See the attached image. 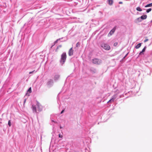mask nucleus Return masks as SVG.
Here are the masks:
<instances>
[{
    "instance_id": "obj_20",
    "label": "nucleus",
    "mask_w": 152,
    "mask_h": 152,
    "mask_svg": "<svg viewBox=\"0 0 152 152\" xmlns=\"http://www.w3.org/2000/svg\"><path fill=\"white\" fill-rule=\"evenodd\" d=\"M28 91L30 93H31V87H30L29 88L28 90Z\"/></svg>"
},
{
    "instance_id": "obj_23",
    "label": "nucleus",
    "mask_w": 152,
    "mask_h": 152,
    "mask_svg": "<svg viewBox=\"0 0 152 152\" xmlns=\"http://www.w3.org/2000/svg\"><path fill=\"white\" fill-rule=\"evenodd\" d=\"M118 43L117 42H115L114 43V46H116L117 45H118Z\"/></svg>"
},
{
    "instance_id": "obj_32",
    "label": "nucleus",
    "mask_w": 152,
    "mask_h": 152,
    "mask_svg": "<svg viewBox=\"0 0 152 152\" xmlns=\"http://www.w3.org/2000/svg\"><path fill=\"white\" fill-rule=\"evenodd\" d=\"M127 54H128V53H127V54L126 55V56H124V58H125V57L127 56Z\"/></svg>"
},
{
    "instance_id": "obj_24",
    "label": "nucleus",
    "mask_w": 152,
    "mask_h": 152,
    "mask_svg": "<svg viewBox=\"0 0 152 152\" xmlns=\"http://www.w3.org/2000/svg\"><path fill=\"white\" fill-rule=\"evenodd\" d=\"M60 39H57L56 41H55V42H54V43H56L57 42V41L58 40H59Z\"/></svg>"
},
{
    "instance_id": "obj_28",
    "label": "nucleus",
    "mask_w": 152,
    "mask_h": 152,
    "mask_svg": "<svg viewBox=\"0 0 152 152\" xmlns=\"http://www.w3.org/2000/svg\"><path fill=\"white\" fill-rule=\"evenodd\" d=\"M51 121H52V122H54V123H57L56 121H54L53 120H51Z\"/></svg>"
},
{
    "instance_id": "obj_8",
    "label": "nucleus",
    "mask_w": 152,
    "mask_h": 152,
    "mask_svg": "<svg viewBox=\"0 0 152 152\" xmlns=\"http://www.w3.org/2000/svg\"><path fill=\"white\" fill-rule=\"evenodd\" d=\"M60 76L58 74H56L54 76V79L55 81L58 80Z\"/></svg>"
},
{
    "instance_id": "obj_31",
    "label": "nucleus",
    "mask_w": 152,
    "mask_h": 152,
    "mask_svg": "<svg viewBox=\"0 0 152 152\" xmlns=\"http://www.w3.org/2000/svg\"><path fill=\"white\" fill-rule=\"evenodd\" d=\"M122 3H123V2H122L120 1V2H119V4H122Z\"/></svg>"
},
{
    "instance_id": "obj_26",
    "label": "nucleus",
    "mask_w": 152,
    "mask_h": 152,
    "mask_svg": "<svg viewBox=\"0 0 152 152\" xmlns=\"http://www.w3.org/2000/svg\"><path fill=\"white\" fill-rule=\"evenodd\" d=\"M26 99H25L24 100V101L23 102V104L24 105L25 104V102H26Z\"/></svg>"
},
{
    "instance_id": "obj_16",
    "label": "nucleus",
    "mask_w": 152,
    "mask_h": 152,
    "mask_svg": "<svg viewBox=\"0 0 152 152\" xmlns=\"http://www.w3.org/2000/svg\"><path fill=\"white\" fill-rule=\"evenodd\" d=\"M8 125L9 126H11L12 125L11 122L10 120H9L8 122Z\"/></svg>"
},
{
    "instance_id": "obj_10",
    "label": "nucleus",
    "mask_w": 152,
    "mask_h": 152,
    "mask_svg": "<svg viewBox=\"0 0 152 152\" xmlns=\"http://www.w3.org/2000/svg\"><path fill=\"white\" fill-rule=\"evenodd\" d=\"M117 98H118V95L117 94H115L112 97V100H113V101H114Z\"/></svg>"
},
{
    "instance_id": "obj_15",
    "label": "nucleus",
    "mask_w": 152,
    "mask_h": 152,
    "mask_svg": "<svg viewBox=\"0 0 152 152\" xmlns=\"http://www.w3.org/2000/svg\"><path fill=\"white\" fill-rule=\"evenodd\" d=\"M136 10L139 11L141 12L142 11V9L139 7H138L136 8Z\"/></svg>"
},
{
    "instance_id": "obj_7",
    "label": "nucleus",
    "mask_w": 152,
    "mask_h": 152,
    "mask_svg": "<svg viewBox=\"0 0 152 152\" xmlns=\"http://www.w3.org/2000/svg\"><path fill=\"white\" fill-rule=\"evenodd\" d=\"M53 84V81L51 80H49L47 83V85L49 87L52 86Z\"/></svg>"
},
{
    "instance_id": "obj_9",
    "label": "nucleus",
    "mask_w": 152,
    "mask_h": 152,
    "mask_svg": "<svg viewBox=\"0 0 152 152\" xmlns=\"http://www.w3.org/2000/svg\"><path fill=\"white\" fill-rule=\"evenodd\" d=\"M73 50L72 49V47L69 50L68 52L69 55L70 56L73 55Z\"/></svg>"
},
{
    "instance_id": "obj_25",
    "label": "nucleus",
    "mask_w": 152,
    "mask_h": 152,
    "mask_svg": "<svg viewBox=\"0 0 152 152\" xmlns=\"http://www.w3.org/2000/svg\"><path fill=\"white\" fill-rule=\"evenodd\" d=\"M148 39H146L144 40V42H147L148 41Z\"/></svg>"
},
{
    "instance_id": "obj_6",
    "label": "nucleus",
    "mask_w": 152,
    "mask_h": 152,
    "mask_svg": "<svg viewBox=\"0 0 152 152\" xmlns=\"http://www.w3.org/2000/svg\"><path fill=\"white\" fill-rule=\"evenodd\" d=\"M116 26H115L112 29L109 33L108 35L109 36H111L115 32L116 30Z\"/></svg>"
},
{
    "instance_id": "obj_12",
    "label": "nucleus",
    "mask_w": 152,
    "mask_h": 152,
    "mask_svg": "<svg viewBox=\"0 0 152 152\" xmlns=\"http://www.w3.org/2000/svg\"><path fill=\"white\" fill-rule=\"evenodd\" d=\"M108 4L110 5H112L113 3V0H108Z\"/></svg>"
},
{
    "instance_id": "obj_2",
    "label": "nucleus",
    "mask_w": 152,
    "mask_h": 152,
    "mask_svg": "<svg viewBox=\"0 0 152 152\" xmlns=\"http://www.w3.org/2000/svg\"><path fill=\"white\" fill-rule=\"evenodd\" d=\"M66 55L65 52H64L61 54V58L60 60V62L61 65H62L66 61Z\"/></svg>"
},
{
    "instance_id": "obj_19",
    "label": "nucleus",
    "mask_w": 152,
    "mask_h": 152,
    "mask_svg": "<svg viewBox=\"0 0 152 152\" xmlns=\"http://www.w3.org/2000/svg\"><path fill=\"white\" fill-rule=\"evenodd\" d=\"M152 9L151 8H149L148 10H146V12L147 13H148L149 12H150L151 10Z\"/></svg>"
},
{
    "instance_id": "obj_34",
    "label": "nucleus",
    "mask_w": 152,
    "mask_h": 152,
    "mask_svg": "<svg viewBox=\"0 0 152 152\" xmlns=\"http://www.w3.org/2000/svg\"><path fill=\"white\" fill-rule=\"evenodd\" d=\"M151 22H152V20H151Z\"/></svg>"
},
{
    "instance_id": "obj_17",
    "label": "nucleus",
    "mask_w": 152,
    "mask_h": 152,
    "mask_svg": "<svg viewBox=\"0 0 152 152\" xmlns=\"http://www.w3.org/2000/svg\"><path fill=\"white\" fill-rule=\"evenodd\" d=\"M124 96V95H121L119 96L118 97V98H117V99H119L120 98L123 97Z\"/></svg>"
},
{
    "instance_id": "obj_33",
    "label": "nucleus",
    "mask_w": 152,
    "mask_h": 152,
    "mask_svg": "<svg viewBox=\"0 0 152 152\" xmlns=\"http://www.w3.org/2000/svg\"><path fill=\"white\" fill-rule=\"evenodd\" d=\"M60 128L61 129V128H62V127H61V126H60Z\"/></svg>"
},
{
    "instance_id": "obj_1",
    "label": "nucleus",
    "mask_w": 152,
    "mask_h": 152,
    "mask_svg": "<svg viewBox=\"0 0 152 152\" xmlns=\"http://www.w3.org/2000/svg\"><path fill=\"white\" fill-rule=\"evenodd\" d=\"M33 113H37V111L39 112L41 111L42 109V107L41 104L38 102H36V104H33L31 107Z\"/></svg>"
},
{
    "instance_id": "obj_3",
    "label": "nucleus",
    "mask_w": 152,
    "mask_h": 152,
    "mask_svg": "<svg viewBox=\"0 0 152 152\" xmlns=\"http://www.w3.org/2000/svg\"><path fill=\"white\" fill-rule=\"evenodd\" d=\"M101 47L106 50H109L110 49V46L106 43H102L101 45Z\"/></svg>"
},
{
    "instance_id": "obj_27",
    "label": "nucleus",
    "mask_w": 152,
    "mask_h": 152,
    "mask_svg": "<svg viewBox=\"0 0 152 152\" xmlns=\"http://www.w3.org/2000/svg\"><path fill=\"white\" fill-rule=\"evenodd\" d=\"M64 110H63L61 111V112L60 114H61L63 113H64Z\"/></svg>"
},
{
    "instance_id": "obj_18",
    "label": "nucleus",
    "mask_w": 152,
    "mask_h": 152,
    "mask_svg": "<svg viewBox=\"0 0 152 152\" xmlns=\"http://www.w3.org/2000/svg\"><path fill=\"white\" fill-rule=\"evenodd\" d=\"M37 71H35V70L32 71V72H29V74H32V73H36Z\"/></svg>"
},
{
    "instance_id": "obj_11",
    "label": "nucleus",
    "mask_w": 152,
    "mask_h": 152,
    "mask_svg": "<svg viewBox=\"0 0 152 152\" xmlns=\"http://www.w3.org/2000/svg\"><path fill=\"white\" fill-rule=\"evenodd\" d=\"M142 43H139L137 44L135 47L136 49H138L139 48L141 45Z\"/></svg>"
},
{
    "instance_id": "obj_29",
    "label": "nucleus",
    "mask_w": 152,
    "mask_h": 152,
    "mask_svg": "<svg viewBox=\"0 0 152 152\" xmlns=\"http://www.w3.org/2000/svg\"><path fill=\"white\" fill-rule=\"evenodd\" d=\"M85 152H89L88 150L87 149V148H86L85 149Z\"/></svg>"
},
{
    "instance_id": "obj_5",
    "label": "nucleus",
    "mask_w": 152,
    "mask_h": 152,
    "mask_svg": "<svg viewBox=\"0 0 152 152\" xmlns=\"http://www.w3.org/2000/svg\"><path fill=\"white\" fill-rule=\"evenodd\" d=\"M147 17V15H144L141 16L140 17L138 18H137V20L139 21L140 22L142 20L145 19Z\"/></svg>"
},
{
    "instance_id": "obj_22",
    "label": "nucleus",
    "mask_w": 152,
    "mask_h": 152,
    "mask_svg": "<svg viewBox=\"0 0 152 152\" xmlns=\"http://www.w3.org/2000/svg\"><path fill=\"white\" fill-rule=\"evenodd\" d=\"M114 102V101H113V100H112V99H110L108 102L107 103H110L111 102Z\"/></svg>"
},
{
    "instance_id": "obj_4",
    "label": "nucleus",
    "mask_w": 152,
    "mask_h": 152,
    "mask_svg": "<svg viewBox=\"0 0 152 152\" xmlns=\"http://www.w3.org/2000/svg\"><path fill=\"white\" fill-rule=\"evenodd\" d=\"M93 62L94 64L99 65L101 63L102 61L97 58H94L93 60Z\"/></svg>"
},
{
    "instance_id": "obj_14",
    "label": "nucleus",
    "mask_w": 152,
    "mask_h": 152,
    "mask_svg": "<svg viewBox=\"0 0 152 152\" xmlns=\"http://www.w3.org/2000/svg\"><path fill=\"white\" fill-rule=\"evenodd\" d=\"M152 6V3L148 4H147L146 6H145V7H151Z\"/></svg>"
},
{
    "instance_id": "obj_30",
    "label": "nucleus",
    "mask_w": 152,
    "mask_h": 152,
    "mask_svg": "<svg viewBox=\"0 0 152 152\" xmlns=\"http://www.w3.org/2000/svg\"><path fill=\"white\" fill-rule=\"evenodd\" d=\"M61 45H59L58 46L57 48H61Z\"/></svg>"
},
{
    "instance_id": "obj_13",
    "label": "nucleus",
    "mask_w": 152,
    "mask_h": 152,
    "mask_svg": "<svg viewBox=\"0 0 152 152\" xmlns=\"http://www.w3.org/2000/svg\"><path fill=\"white\" fill-rule=\"evenodd\" d=\"M146 48V46L142 50V51L141 52H140V53H139V55H141L142 54V53H143L145 51Z\"/></svg>"
},
{
    "instance_id": "obj_21",
    "label": "nucleus",
    "mask_w": 152,
    "mask_h": 152,
    "mask_svg": "<svg viewBox=\"0 0 152 152\" xmlns=\"http://www.w3.org/2000/svg\"><path fill=\"white\" fill-rule=\"evenodd\" d=\"M80 43L79 42H78L76 44V47H78L80 46Z\"/></svg>"
}]
</instances>
